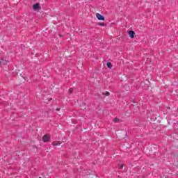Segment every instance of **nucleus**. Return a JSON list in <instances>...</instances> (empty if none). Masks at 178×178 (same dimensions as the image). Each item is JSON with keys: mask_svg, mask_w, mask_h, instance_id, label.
I'll return each instance as SVG.
<instances>
[{"mask_svg": "<svg viewBox=\"0 0 178 178\" xmlns=\"http://www.w3.org/2000/svg\"><path fill=\"white\" fill-rule=\"evenodd\" d=\"M33 9L35 10V12H38V10H40L41 7L40 6L39 3H35L33 6Z\"/></svg>", "mask_w": 178, "mask_h": 178, "instance_id": "2", "label": "nucleus"}, {"mask_svg": "<svg viewBox=\"0 0 178 178\" xmlns=\"http://www.w3.org/2000/svg\"><path fill=\"white\" fill-rule=\"evenodd\" d=\"M56 111H60V108H56Z\"/></svg>", "mask_w": 178, "mask_h": 178, "instance_id": "15", "label": "nucleus"}, {"mask_svg": "<svg viewBox=\"0 0 178 178\" xmlns=\"http://www.w3.org/2000/svg\"><path fill=\"white\" fill-rule=\"evenodd\" d=\"M128 34L131 38H134V35H136V33H134L133 31H129Z\"/></svg>", "mask_w": 178, "mask_h": 178, "instance_id": "4", "label": "nucleus"}, {"mask_svg": "<svg viewBox=\"0 0 178 178\" xmlns=\"http://www.w3.org/2000/svg\"><path fill=\"white\" fill-rule=\"evenodd\" d=\"M102 95H104L106 97H109V95H111V93L108 91H106L104 92H102Z\"/></svg>", "mask_w": 178, "mask_h": 178, "instance_id": "8", "label": "nucleus"}, {"mask_svg": "<svg viewBox=\"0 0 178 178\" xmlns=\"http://www.w3.org/2000/svg\"><path fill=\"white\" fill-rule=\"evenodd\" d=\"M52 145H54V147H56V145H60V142L54 141V142L52 143Z\"/></svg>", "mask_w": 178, "mask_h": 178, "instance_id": "6", "label": "nucleus"}, {"mask_svg": "<svg viewBox=\"0 0 178 178\" xmlns=\"http://www.w3.org/2000/svg\"><path fill=\"white\" fill-rule=\"evenodd\" d=\"M138 111H140V107L135 106L134 108V112L136 113Z\"/></svg>", "mask_w": 178, "mask_h": 178, "instance_id": "9", "label": "nucleus"}, {"mask_svg": "<svg viewBox=\"0 0 178 178\" xmlns=\"http://www.w3.org/2000/svg\"><path fill=\"white\" fill-rule=\"evenodd\" d=\"M81 109H86V107H81Z\"/></svg>", "mask_w": 178, "mask_h": 178, "instance_id": "14", "label": "nucleus"}, {"mask_svg": "<svg viewBox=\"0 0 178 178\" xmlns=\"http://www.w3.org/2000/svg\"><path fill=\"white\" fill-rule=\"evenodd\" d=\"M113 122H114V123H120V122H122V120H120L119 118H114Z\"/></svg>", "mask_w": 178, "mask_h": 178, "instance_id": "7", "label": "nucleus"}, {"mask_svg": "<svg viewBox=\"0 0 178 178\" xmlns=\"http://www.w3.org/2000/svg\"><path fill=\"white\" fill-rule=\"evenodd\" d=\"M72 92H73V88H70L69 89V93L72 94Z\"/></svg>", "mask_w": 178, "mask_h": 178, "instance_id": "12", "label": "nucleus"}, {"mask_svg": "<svg viewBox=\"0 0 178 178\" xmlns=\"http://www.w3.org/2000/svg\"><path fill=\"white\" fill-rule=\"evenodd\" d=\"M96 17L98 19V20H105V17L99 13L96 14Z\"/></svg>", "mask_w": 178, "mask_h": 178, "instance_id": "3", "label": "nucleus"}, {"mask_svg": "<svg viewBox=\"0 0 178 178\" xmlns=\"http://www.w3.org/2000/svg\"><path fill=\"white\" fill-rule=\"evenodd\" d=\"M123 164H121L120 165V169H123Z\"/></svg>", "mask_w": 178, "mask_h": 178, "instance_id": "13", "label": "nucleus"}, {"mask_svg": "<svg viewBox=\"0 0 178 178\" xmlns=\"http://www.w3.org/2000/svg\"><path fill=\"white\" fill-rule=\"evenodd\" d=\"M99 26H106V24H105V23H104V22H102V23H99Z\"/></svg>", "mask_w": 178, "mask_h": 178, "instance_id": "11", "label": "nucleus"}, {"mask_svg": "<svg viewBox=\"0 0 178 178\" xmlns=\"http://www.w3.org/2000/svg\"><path fill=\"white\" fill-rule=\"evenodd\" d=\"M49 140H51V136L47 135V134L43 136V137H42V141H43L44 143H48V141H49Z\"/></svg>", "mask_w": 178, "mask_h": 178, "instance_id": "1", "label": "nucleus"}, {"mask_svg": "<svg viewBox=\"0 0 178 178\" xmlns=\"http://www.w3.org/2000/svg\"><path fill=\"white\" fill-rule=\"evenodd\" d=\"M8 63V61L7 60H5L3 59H0V67L1 66H3V65H7Z\"/></svg>", "mask_w": 178, "mask_h": 178, "instance_id": "5", "label": "nucleus"}, {"mask_svg": "<svg viewBox=\"0 0 178 178\" xmlns=\"http://www.w3.org/2000/svg\"><path fill=\"white\" fill-rule=\"evenodd\" d=\"M106 65H107V67H108V69H112V63H107Z\"/></svg>", "mask_w": 178, "mask_h": 178, "instance_id": "10", "label": "nucleus"}]
</instances>
